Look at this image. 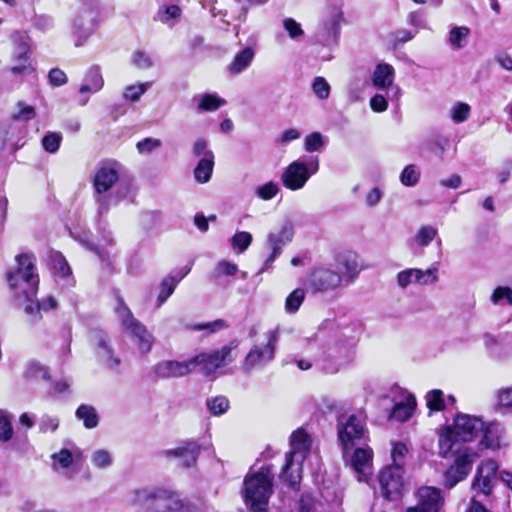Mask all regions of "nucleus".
Segmentation results:
<instances>
[{"label":"nucleus","mask_w":512,"mask_h":512,"mask_svg":"<svg viewBox=\"0 0 512 512\" xmlns=\"http://www.w3.org/2000/svg\"><path fill=\"white\" fill-rule=\"evenodd\" d=\"M130 502L136 506L146 505V512H201L191 500L166 487L136 489L130 494Z\"/></svg>","instance_id":"1"},{"label":"nucleus","mask_w":512,"mask_h":512,"mask_svg":"<svg viewBox=\"0 0 512 512\" xmlns=\"http://www.w3.org/2000/svg\"><path fill=\"white\" fill-rule=\"evenodd\" d=\"M15 260L17 268L6 273L9 288L20 304L24 300L33 301L39 285L36 257L31 253H22L18 254Z\"/></svg>","instance_id":"2"},{"label":"nucleus","mask_w":512,"mask_h":512,"mask_svg":"<svg viewBox=\"0 0 512 512\" xmlns=\"http://www.w3.org/2000/svg\"><path fill=\"white\" fill-rule=\"evenodd\" d=\"M274 474L269 466L246 475L244 479V502L253 512H266L273 493Z\"/></svg>","instance_id":"3"},{"label":"nucleus","mask_w":512,"mask_h":512,"mask_svg":"<svg viewBox=\"0 0 512 512\" xmlns=\"http://www.w3.org/2000/svg\"><path fill=\"white\" fill-rule=\"evenodd\" d=\"M311 447L310 436L302 428L290 436V452L282 468L280 478L292 489L299 490L302 479V465Z\"/></svg>","instance_id":"4"},{"label":"nucleus","mask_w":512,"mask_h":512,"mask_svg":"<svg viewBox=\"0 0 512 512\" xmlns=\"http://www.w3.org/2000/svg\"><path fill=\"white\" fill-rule=\"evenodd\" d=\"M122 165L117 161L101 162L93 176L94 199L99 215L107 213L112 201L111 191L117 185Z\"/></svg>","instance_id":"5"},{"label":"nucleus","mask_w":512,"mask_h":512,"mask_svg":"<svg viewBox=\"0 0 512 512\" xmlns=\"http://www.w3.org/2000/svg\"><path fill=\"white\" fill-rule=\"evenodd\" d=\"M239 342L232 340L221 348L201 352L192 357L194 369L200 367L201 372L206 376H212L217 371L236 359V351Z\"/></svg>","instance_id":"6"},{"label":"nucleus","mask_w":512,"mask_h":512,"mask_svg":"<svg viewBox=\"0 0 512 512\" xmlns=\"http://www.w3.org/2000/svg\"><path fill=\"white\" fill-rule=\"evenodd\" d=\"M115 311L123 329L134 338L138 350L142 354L150 352L154 343V337L147 330L146 326L133 316L123 301L118 302Z\"/></svg>","instance_id":"7"},{"label":"nucleus","mask_w":512,"mask_h":512,"mask_svg":"<svg viewBox=\"0 0 512 512\" xmlns=\"http://www.w3.org/2000/svg\"><path fill=\"white\" fill-rule=\"evenodd\" d=\"M265 341L254 345L243 361V369L247 372L263 367L275 358L276 347L280 338V328L277 326L264 334Z\"/></svg>","instance_id":"8"},{"label":"nucleus","mask_w":512,"mask_h":512,"mask_svg":"<svg viewBox=\"0 0 512 512\" xmlns=\"http://www.w3.org/2000/svg\"><path fill=\"white\" fill-rule=\"evenodd\" d=\"M318 170V157L311 158L309 164L301 160H295L283 171L281 174V181L287 189L297 191L302 189L310 177L316 174Z\"/></svg>","instance_id":"9"},{"label":"nucleus","mask_w":512,"mask_h":512,"mask_svg":"<svg viewBox=\"0 0 512 512\" xmlns=\"http://www.w3.org/2000/svg\"><path fill=\"white\" fill-rule=\"evenodd\" d=\"M83 458L82 450L74 443H66L59 451L51 455V468L57 474L73 479L78 472L76 467Z\"/></svg>","instance_id":"10"},{"label":"nucleus","mask_w":512,"mask_h":512,"mask_svg":"<svg viewBox=\"0 0 512 512\" xmlns=\"http://www.w3.org/2000/svg\"><path fill=\"white\" fill-rule=\"evenodd\" d=\"M309 285L315 292H328L343 286V277L330 265L315 267L309 276Z\"/></svg>","instance_id":"11"},{"label":"nucleus","mask_w":512,"mask_h":512,"mask_svg":"<svg viewBox=\"0 0 512 512\" xmlns=\"http://www.w3.org/2000/svg\"><path fill=\"white\" fill-rule=\"evenodd\" d=\"M293 236L294 226L289 221L283 223L278 229L268 233L267 244L271 253L266 258L262 271L272 267L274 261L281 255L283 247L292 241Z\"/></svg>","instance_id":"12"},{"label":"nucleus","mask_w":512,"mask_h":512,"mask_svg":"<svg viewBox=\"0 0 512 512\" xmlns=\"http://www.w3.org/2000/svg\"><path fill=\"white\" fill-rule=\"evenodd\" d=\"M365 427L362 419L356 415H350L346 419H339L338 439L346 456L348 451L365 435Z\"/></svg>","instance_id":"13"},{"label":"nucleus","mask_w":512,"mask_h":512,"mask_svg":"<svg viewBox=\"0 0 512 512\" xmlns=\"http://www.w3.org/2000/svg\"><path fill=\"white\" fill-rule=\"evenodd\" d=\"M397 284L400 288L405 289L410 284H418L428 286L439 281V270L436 265L423 270L418 268H409L400 271L397 274Z\"/></svg>","instance_id":"14"},{"label":"nucleus","mask_w":512,"mask_h":512,"mask_svg":"<svg viewBox=\"0 0 512 512\" xmlns=\"http://www.w3.org/2000/svg\"><path fill=\"white\" fill-rule=\"evenodd\" d=\"M404 468L397 465L386 466L379 474V483L385 498L393 500L404 487Z\"/></svg>","instance_id":"15"},{"label":"nucleus","mask_w":512,"mask_h":512,"mask_svg":"<svg viewBox=\"0 0 512 512\" xmlns=\"http://www.w3.org/2000/svg\"><path fill=\"white\" fill-rule=\"evenodd\" d=\"M455 434V439L460 441H472L484 430V422L475 416L459 414L450 426Z\"/></svg>","instance_id":"16"},{"label":"nucleus","mask_w":512,"mask_h":512,"mask_svg":"<svg viewBox=\"0 0 512 512\" xmlns=\"http://www.w3.org/2000/svg\"><path fill=\"white\" fill-rule=\"evenodd\" d=\"M358 259V254L353 251L338 253L334 258L332 266L343 277L345 286L352 283L360 272Z\"/></svg>","instance_id":"17"},{"label":"nucleus","mask_w":512,"mask_h":512,"mask_svg":"<svg viewBox=\"0 0 512 512\" xmlns=\"http://www.w3.org/2000/svg\"><path fill=\"white\" fill-rule=\"evenodd\" d=\"M12 41L14 43L13 59L15 61V64L12 67V72L14 74L31 73L33 68L29 60L30 44L27 37L14 34L12 36Z\"/></svg>","instance_id":"18"},{"label":"nucleus","mask_w":512,"mask_h":512,"mask_svg":"<svg viewBox=\"0 0 512 512\" xmlns=\"http://www.w3.org/2000/svg\"><path fill=\"white\" fill-rule=\"evenodd\" d=\"M194 370L192 357L185 361L163 360L152 369L157 378L170 379L183 377Z\"/></svg>","instance_id":"19"},{"label":"nucleus","mask_w":512,"mask_h":512,"mask_svg":"<svg viewBox=\"0 0 512 512\" xmlns=\"http://www.w3.org/2000/svg\"><path fill=\"white\" fill-rule=\"evenodd\" d=\"M373 451L370 447L357 448L350 457V465L359 482H368L373 474Z\"/></svg>","instance_id":"20"},{"label":"nucleus","mask_w":512,"mask_h":512,"mask_svg":"<svg viewBox=\"0 0 512 512\" xmlns=\"http://www.w3.org/2000/svg\"><path fill=\"white\" fill-rule=\"evenodd\" d=\"M498 464L494 460H485L478 467L473 484L472 490L479 491L484 495H489L492 490V482L495 478Z\"/></svg>","instance_id":"21"},{"label":"nucleus","mask_w":512,"mask_h":512,"mask_svg":"<svg viewBox=\"0 0 512 512\" xmlns=\"http://www.w3.org/2000/svg\"><path fill=\"white\" fill-rule=\"evenodd\" d=\"M472 468L470 455L463 453L459 455L455 462L445 473V485L449 488L454 487L458 482L465 479Z\"/></svg>","instance_id":"22"},{"label":"nucleus","mask_w":512,"mask_h":512,"mask_svg":"<svg viewBox=\"0 0 512 512\" xmlns=\"http://www.w3.org/2000/svg\"><path fill=\"white\" fill-rule=\"evenodd\" d=\"M49 264L52 267L56 281L63 287H70L74 284L72 271L64 256L57 251L49 255Z\"/></svg>","instance_id":"23"},{"label":"nucleus","mask_w":512,"mask_h":512,"mask_svg":"<svg viewBox=\"0 0 512 512\" xmlns=\"http://www.w3.org/2000/svg\"><path fill=\"white\" fill-rule=\"evenodd\" d=\"M103 85L104 80L100 68L97 66L91 67L85 74L83 83L79 88V93L82 96L80 104L82 106L86 105L89 100V96L87 94L97 93L103 88Z\"/></svg>","instance_id":"24"},{"label":"nucleus","mask_w":512,"mask_h":512,"mask_svg":"<svg viewBox=\"0 0 512 512\" xmlns=\"http://www.w3.org/2000/svg\"><path fill=\"white\" fill-rule=\"evenodd\" d=\"M417 506L427 512H439L443 505L441 491L434 487H421L417 491Z\"/></svg>","instance_id":"25"},{"label":"nucleus","mask_w":512,"mask_h":512,"mask_svg":"<svg viewBox=\"0 0 512 512\" xmlns=\"http://www.w3.org/2000/svg\"><path fill=\"white\" fill-rule=\"evenodd\" d=\"M416 408L415 397L406 391H401L400 399L397 400L391 412V418L404 422L407 421Z\"/></svg>","instance_id":"26"},{"label":"nucleus","mask_w":512,"mask_h":512,"mask_svg":"<svg viewBox=\"0 0 512 512\" xmlns=\"http://www.w3.org/2000/svg\"><path fill=\"white\" fill-rule=\"evenodd\" d=\"M394 68L387 63L378 64L372 75V83L374 87L380 90L388 89L394 82Z\"/></svg>","instance_id":"27"},{"label":"nucleus","mask_w":512,"mask_h":512,"mask_svg":"<svg viewBox=\"0 0 512 512\" xmlns=\"http://www.w3.org/2000/svg\"><path fill=\"white\" fill-rule=\"evenodd\" d=\"M200 447L196 442H189L184 447L169 450V456H176L183 458V465L189 467L193 465L198 457Z\"/></svg>","instance_id":"28"},{"label":"nucleus","mask_w":512,"mask_h":512,"mask_svg":"<svg viewBox=\"0 0 512 512\" xmlns=\"http://www.w3.org/2000/svg\"><path fill=\"white\" fill-rule=\"evenodd\" d=\"M255 56V52L253 48L246 47L239 53H237L229 65V72L233 75L239 74L245 69L249 67L253 58Z\"/></svg>","instance_id":"29"},{"label":"nucleus","mask_w":512,"mask_h":512,"mask_svg":"<svg viewBox=\"0 0 512 512\" xmlns=\"http://www.w3.org/2000/svg\"><path fill=\"white\" fill-rule=\"evenodd\" d=\"M181 14L182 10L178 5H163L156 12L154 20L173 27L181 17Z\"/></svg>","instance_id":"30"},{"label":"nucleus","mask_w":512,"mask_h":512,"mask_svg":"<svg viewBox=\"0 0 512 512\" xmlns=\"http://www.w3.org/2000/svg\"><path fill=\"white\" fill-rule=\"evenodd\" d=\"M214 168V155L208 154V158H200L194 169V178L200 184L207 183L212 176Z\"/></svg>","instance_id":"31"},{"label":"nucleus","mask_w":512,"mask_h":512,"mask_svg":"<svg viewBox=\"0 0 512 512\" xmlns=\"http://www.w3.org/2000/svg\"><path fill=\"white\" fill-rule=\"evenodd\" d=\"M98 356L110 369H117L120 365V359L113 355V350L104 337H99L97 341Z\"/></svg>","instance_id":"32"},{"label":"nucleus","mask_w":512,"mask_h":512,"mask_svg":"<svg viewBox=\"0 0 512 512\" xmlns=\"http://www.w3.org/2000/svg\"><path fill=\"white\" fill-rule=\"evenodd\" d=\"M21 305L24 306L25 312L28 314H35L40 311L48 312L52 309H55L57 306V301L54 297L49 296L42 301H38L36 299V295L33 297V301L24 300Z\"/></svg>","instance_id":"33"},{"label":"nucleus","mask_w":512,"mask_h":512,"mask_svg":"<svg viewBox=\"0 0 512 512\" xmlns=\"http://www.w3.org/2000/svg\"><path fill=\"white\" fill-rule=\"evenodd\" d=\"M76 417L83 421L87 429L95 428L98 425L96 409L91 405L82 404L76 410Z\"/></svg>","instance_id":"34"},{"label":"nucleus","mask_w":512,"mask_h":512,"mask_svg":"<svg viewBox=\"0 0 512 512\" xmlns=\"http://www.w3.org/2000/svg\"><path fill=\"white\" fill-rule=\"evenodd\" d=\"M483 439L480 443L481 446L489 449L498 448L500 445L499 433L500 427L498 424L490 423L483 430Z\"/></svg>","instance_id":"35"},{"label":"nucleus","mask_w":512,"mask_h":512,"mask_svg":"<svg viewBox=\"0 0 512 512\" xmlns=\"http://www.w3.org/2000/svg\"><path fill=\"white\" fill-rule=\"evenodd\" d=\"M449 117L455 124L466 122L471 115V106L465 102H455L449 109Z\"/></svg>","instance_id":"36"},{"label":"nucleus","mask_w":512,"mask_h":512,"mask_svg":"<svg viewBox=\"0 0 512 512\" xmlns=\"http://www.w3.org/2000/svg\"><path fill=\"white\" fill-rule=\"evenodd\" d=\"M456 441L457 440L455 439V434L450 426H447L444 429H442L441 432L439 433L438 439L440 455L446 457L452 450L454 443Z\"/></svg>","instance_id":"37"},{"label":"nucleus","mask_w":512,"mask_h":512,"mask_svg":"<svg viewBox=\"0 0 512 512\" xmlns=\"http://www.w3.org/2000/svg\"><path fill=\"white\" fill-rule=\"evenodd\" d=\"M469 34L470 29L466 26L453 27L449 32V44L454 48L461 49L466 45Z\"/></svg>","instance_id":"38"},{"label":"nucleus","mask_w":512,"mask_h":512,"mask_svg":"<svg viewBox=\"0 0 512 512\" xmlns=\"http://www.w3.org/2000/svg\"><path fill=\"white\" fill-rule=\"evenodd\" d=\"M426 405L430 412H440L446 407L444 393L442 390L434 389L429 391L426 396Z\"/></svg>","instance_id":"39"},{"label":"nucleus","mask_w":512,"mask_h":512,"mask_svg":"<svg viewBox=\"0 0 512 512\" xmlns=\"http://www.w3.org/2000/svg\"><path fill=\"white\" fill-rule=\"evenodd\" d=\"M25 377L28 379H43L49 380L50 374L46 366H43L37 361H30L27 363L25 371Z\"/></svg>","instance_id":"40"},{"label":"nucleus","mask_w":512,"mask_h":512,"mask_svg":"<svg viewBox=\"0 0 512 512\" xmlns=\"http://www.w3.org/2000/svg\"><path fill=\"white\" fill-rule=\"evenodd\" d=\"M437 233L438 230L434 226L424 225L418 229L414 240L419 246L426 247L435 239Z\"/></svg>","instance_id":"41"},{"label":"nucleus","mask_w":512,"mask_h":512,"mask_svg":"<svg viewBox=\"0 0 512 512\" xmlns=\"http://www.w3.org/2000/svg\"><path fill=\"white\" fill-rule=\"evenodd\" d=\"M420 169L415 164H409L400 174V182L407 187L415 186L420 180Z\"/></svg>","instance_id":"42"},{"label":"nucleus","mask_w":512,"mask_h":512,"mask_svg":"<svg viewBox=\"0 0 512 512\" xmlns=\"http://www.w3.org/2000/svg\"><path fill=\"white\" fill-rule=\"evenodd\" d=\"M305 299V291L301 288L293 290L285 300V311L289 314L299 310Z\"/></svg>","instance_id":"43"},{"label":"nucleus","mask_w":512,"mask_h":512,"mask_svg":"<svg viewBox=\"0 0 512 512\" xmlns=\"http://www.w3.org/2000/svg\"><path fill=\"white\" fill-rule=\"evenodd\" d=\"M178 280L175 277H167L160 284V291L157 297V307L162 306L166 300L173 294Z\"/></svg>","instance_id":"44"},{"label":"nucleus","mask_w":512,"mask_h":512,"mask_svg":"<svg viewBox=\"0 0 512 512\" xmlns=\"http://www.w3.org/2000/svg\"><path fill=\"white\" fill-rule=\"evenodd\" d=\"M224 103L225 101L216 94H204L199 100L198 109L200 111H215Z\"/></svg>","instance_id":"45"},{"label":"nucleus","mask_w":512,"mask_h":512,"mask_svg":"<svg viewBox=\"0 0 512 512\" xmlns=\"http://www.w3.org/2000/svg\"><path fill=\"white\" fill-rule=\"evenodd\" d=\"M253 240L252 234L246 231H240L233 235L231 238V246L238 251L243 253L248 249Z\"/></svg>","instance_id":"46"},{"label":"nucleus","mask_w":512,"mask_h":512,"mask_svg":"<svg viewBox=\"0 0 512 512\" xmlns=\"http://www.w3.org/2000/svg\"><path fill=\"white\" fill-rule=\"evenodd\" d=\"M150 86V82H145L138 85H129L125 88L123 97L127 101L136 102L150 88Z\"/></svg>","instance_id":"47"},{"label":"nucleus","mask_w":512,"mask_h":512,"mask_svg":"<svg viewBox=\"0 0 512 512\" xmlns=\"http://www.w3.org/2000/svg\"><path fill=\"white\" fill-rule=\"evenodd\" d=\"M91 462L98 469H105L112 465L113 459L108 450L98 449L91 455Z\"/></svg>","instance_id":"48"},{"label":"nucleus","mask_w":512,"mask_h":512,"mask_svg":"<svg viewBox=\"0 0 512 512\" xmlns=\"http://www.w3.org/2000/svg\"><path fill=\"white\" fill-rule=\"evenodd\" d=\"M324 146L325 142L320 132L308 134L304 139V149L309 153L320 151Z\"/></svg>","instance_id":"49"},{"label":"nucleus","mask_w":512,"mask_h":512,"mask_svg":"<svg viewBox=\"0 0 512 512\" xmlns=\"http://www.w3.org/2000/svg\"><path fill=\"white\" fill-rule=\"evenodd\" d=\"M36 116V112L33 106L20 101L16 105V111L13 113V119L17 121L27 122Z\"/></svg>","instance_id":"50"},{"label":"nucleus","mask_w":512,"mask_h":512,"mask_svg":"<svg viewBox=\"0 0 512 512\" xmlns=\"http://www.w3.org/2000/svg\"><path fill=\"white\" fill-rule=\"evenodd\" d=\"M12 417L0 411V442H8L13 436Z\"/></svg>","instance_id":"51"},{"label":"nucleus","mask_w":512,"mask_h":512,"mask_svg":"<svg viewBox=\"0 0 512 512\" xmlns=\"http://www.w3.org/2000/svg\"><path fill=\"white\" fill-rule=\"evenodd\" d=\"M312 90L318 99L325 100L330 96L331 87L324 77L318 76L312 82Z\"/></svg>","instance_id":"52"},{"label":"nucleus","mask_w":512,"mask_h":512,"mask_svg":"<svg viewBox=\"0 0 512 512\" xmlns=\"http://www.w3.org/2000/svg\"><path fill=\"white\" fill-rule=\"evenodd\" d=\"M491 301L495 305L507 303L508 305H512V289L509 287L499 286L497 287L492 295Z\"/></svg>","instance_id":"53"},{"label":"nucleus","mask_w":512,"mask_h":512,"mask_svg":"<svg viewBox=\"0 0 512 512\" xmlns=\"http://www.w3.org/2000/svg\"><path fill=\"white\" fill-rule=\"evenodd\" d=\"M279 190L280 188L278 183L269 181L264 185L257 187L255 192L260 199L267 201L274 198L278 194Z\"/></svg>","instance_id":"54"},{"label":"nucleus","mask_w":512,"mask_h":512,"mask_svg":"<svg viewBox=\"0 0 512 512\" xmlns=\"http://www.w3.org/2000/svg\"><path fill=\"white\" fill-rule=\"evenodd\" d=\"M207 407L213 415H221L229 408V401L224 396H217L207 400Z\"/></svg>","instance_id":"55"},{"label":"nucleus","mask_w":512,"mask_h":512,"mask_svg":"<svg viewBox=\"0 0 512 512\" xmlns=\"http://www.w3.org/2000/svg\"><path fill=\"white\" fill-rule=\"evenodd\" d=\"M407 452H408V449L404 443H401V442L393 443L392 450H391V458H392L391 465H397V466H400L401 468H404Z\"/></svg>","instance_id":"56"},{"label":"nucleus","mask_w":512,"mask_h":512,"mask_svg":"<svg viewBox=\"0 0 512 512\" xmlns=\"http://www.w3.org/2000/svg\"><path fill=\"white\" fill-rule=\"evenodd\" d=\"M227 327V324L224 320H215L212 322L202 323V324H195L192 325L190 328L194 331H203L206 335L213 334L219 330L225 329Z\"/></svg>","instance_id":"57"},{"label":"nucleus","mask_w":512,"mask_h":512,"mask_svg":"<svg viewBox=\"0 0 512 512\" xmlns=\"http://www.w3.org/2000/svg\"><path fill=\"white\" fill-rule=\"evenodd\" d=\"M497 407L506 413L512 408V387L501 389L497 393Z\"/></svg>","instance_id":"58"},{"label":"nucleus","mask_w":512,"mask_h":512,"mask_svg":"<svg viewBox=\"0 0 512 512\" xmlns=\"http://www.w3.org/2000/svg\"><path fill=\"white\" fill-rule=\"evenodd\" d=\"M283 27L292 40H299L304 36V31L301 27V24L293 18H285L283 20Z\"/></svg>","instance_id":"59"},{"label":"nucleus","mask_w":512,"mask_h":512,"mask_svg":"<svg viewBox=\"0 0 512 512\" xmlns=\"http://www.w3.org/2000/svg\"><path fill=\"white\" fill-rule=\"evenodd\" d=\"M59 427V418L56 415L44 414L39 419V430L42 433L55 432Z\"/></svg>","instance_id":"60"},{"label":"nucleus","mask_w":512,"mask_h":512,"mask_svg":"<svg viewBox=\"0 0 512 512\" xmlns=\"http://www.w3.org/2000/svg\"><path fill=\"white\" fill-rule=\"evenodd\" d=\"M62 136L60 133L50 132L42 139L43 148L49 153H55L60 146Z\"/></svg>","instance_id":"61"},{"label":"nucleus","mask_w":512,"mask_h":512,"mask_svg":"<svg viewBox=\"0 0 512 512\" xmlns=\"http://www.w3.org/2000/svg\"><path fill=\"white\" fill-rule=\"evenodd\" d=\"M162 145L161 140L147 137L139 141L136 148L140 154H149Z\"/></svg>","instance_id":"62"},{"label":"nucleus","mask_w":512,"mask_h":512,"mask_svg":"<svg viewBox=\"0 0 512 512\" xmlns=\"http://www.w3.org/2000/svg\"><path fill=\"white\" fill-rule=\"evenodd\" d=\"M192 154L197 158H208V154L214 155L211 150L208 149V143L205 139H197L192 146Z\"/></svg>","instance_id":"63"},{"label":"nucleus","mask_w":512,"mask_h":512,"mask_svg":"<svg viewBox=\"0 0 512 512\" xmlns=\"http://www.w3.org/2000/svg\"><path fill=\"white\" fill-rule=\"evenodd\" d=\"M237 271L238 266L235 263L226 260L219 261L215 266V272L217 275L233 276Z\"/></svg>","instance_id":"64"}]
</instances>
